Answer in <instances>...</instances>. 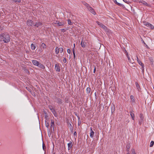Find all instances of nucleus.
Here are the masks:
<instances>
[{
  "instance_id": "obj_5",
  "label": "nucleus",
  "mask_w": 154,
  "mask_h": 154,
  "mask_svg": "<svg viewBox=\"0 0 154 154\" xmlns=\"http://www.w3.org/2000/svg\"><path fill=\"white\" fill-rule=\"evenodd\" d=\"M55 69L56 71L57 72H60V69L59 66V63L56 64L55 65Z\"/></svg>"
},
{
  "instance_id": "obj_17",
  "label": "nucleus",
  "mask_w": 154,
  "mask_h": 154,
  "mask_svg": "<svg viewBox=\"0 0 154 154\" xmlns=\"http://www.w3.org/2000/svg\"><path fill=\"white\" fill-rule=\"evenodd\" d=\"M126 148L127 151L128 152H130L129 151V149H130V144H129V143L127 144V145L126 146Z\"/></svg>"
},
{
  "instance_id": "obj_7",
  "label": "nucleus",
  "mask_w": 154,
  "mask_h": 154,
  "mask_svg": "<svg viewBox=\"0 0 154 154\" xmlns=\"http://www.w3.org/2000/svg\"><path fill=\"white\" fill-rule=\"evenodd\" d=\"M26 23L28 26H32L33 24V22L31 20H28Z\"/></svg>"
},
{
  "instance_id": "obj_51",
  "label": "nucleus",
  "mask_w": 154,
  "mask_h": 154,
  "mask_svg": "<svg viewBox=\"0 0 154 154\" xmlns=\"http://www.w3.org/2000/svg\"><path fill=\"white\" fill-rule=\"evenodd\" d=\"M43 149H44V146L43 144Z\"/></svg>"
},
{
  "instance_id": "obj_14",
  "label": "nucleus",
  "mask_w": 154,
  "mask_h": 154,
  "mask_svg": "<svg viewBox=\"0 0 154 154\" xmlns=\"http://www.w3.org/2000/svg\"><path fill=\"white\" fill-rule=\"evenodd\" d=\"M81 45L82 47L85 48V47L86 45V42L82 40L81 43Z\"/></svg>"
},
{
  "instance_id": "obj_43",
  "label": "nucleus",
  "mask_w": 154,
  "mask_h": 154,
  "mask_svg": "<svg viewBox=\"0 0 154 154\" xmlns=\"http://www.w3.org/2000/svg\"><path fill=\"white\" fill-rule=\"evenodd\" d=\"M123 1L126 3H128V1H127V0H123Z\"/></svg>"
},
{
  "instance_id": "obj_53",
  "label": "nucleus",
  "mask_w": 154,
  "mask_h": 154,
  "mask_svg": "<svg viewBox=\"0 0 154 154\" xmlns=\"http://www.w3.org/2000/svg\"><path fill=\"white\" fill-rule=\"evenodd\" d=\"M46 126L47 127H48V125H46Z\"/></svg>"
},
{
  "instance_id": "obj_37",
  "label": "nucleus",
  "mask_w": 154,
  "mask_h": 154,
  "mask_svg": "<svg viewBox=\"0 0 154 154\" xmlns=\"http://www.w3.org/2000/svg\"><path fill=\"white\" fill-rule=\"evenodd\" d=\"M63 61L64 63H66V58H64L63 60Z\"/></svg>"
},
{
  "instance_id": "obj_47",
  "label": "nucleus",
  "mask_w": 154,
  "mask_h": 154,
  "mask_svg": "<svg viewBox=\"0 0 154 154\" xmlns=\"http://www.w3.org/2000/svg\"><path fill=\"white\" fill-rule=\"evenodd\" d=\"M54 116H55V117H57V114H56V113H54Z\"/></svg>"
},
{
  "instance_id": "obj_29",
  "label": "nucleus",
  "mask_w": 154,
  "mask_h": 154,
  "mask_svg": "<svg viewBox=\"0 0 154 154\" xmlns=\"http://www.w3.org/2000/svg\"><path fill=\"white\" fill-rule=\"evenodd\" d=\"M68 24L70 25H72V23L71 22V21L70 19L68 20Z\"/></svg>"
},
{
  "instance_id": "obj_48",
  "label": "nucleus",
  "mask_w": 154,
  "mask_h": 154,
  "mask_svg": "<svg viewBox=\"0 0 154 154\" xmlns=\"http://www.w3.org/2000/svg\"><path fill=\"white\" fill-rule=\"evenodd\" d=\"M64 30V29H61V30L62 31H63V30Z\"/></svg>"
},
{
  "instance_id": "obj_23",
  "label": "nucleus",
  "mask_w": 154,
  "mask_h": 154,
  "mask_svg": "<svg viewBox=\"0 0 154 154\" xmlns=\"http://www.w3.org/2000/svg\"><path fill=\"white\" fill-rule=\"evenodd\" d=\"M112 0L115 2V3L117 5H118L119 6L122 5L121 4H120V3H118L117 2L116 0Z\"/></svg>"
},
{
  "instance_id": "obj_26",
  "label": "nucleus",
  "mask_w": 154,
  "mask_h": 154,
  "mask_svg": "<svg viewBox=\"0 0 154 154\" xmlns=\"http://www.w3.org/2000/svg\"><path fill=\"white\" fill-rule=\"evenodd\" d=\"M41 47H42L43 48H46V45L44 43H42L41 44Z\"/></svg>"
},
{
  "instance_id": "obj_34",
  "label": "nucleus",
  "mask_w": 154,
  "mask_h": 154,
  "mask_svg": "<svg viewBox=\"0 0 154 154\" xmlns=\"http://www.w3.org/2000/svg\"><path fill=\"white\" fill-rule=\"evenodd\" d=\"M54 122H51V126L52 127H54Z\"/></svg>"
},
{
  "instance_id": "obj_27",
  "label": "nucleus",
  "mask_w": 154,
  "mask_h": 154,
  "mask_svg": "<svg viewBox=\"0 0 154 154\" xmlns=\"http://www.w3.org/2000/svg\"><path fill=\"white\" fill-rule=\"evenodd\" d=\"M154 144V142L153 141H152L150 143V147H152Z\"/></svg>"
},
{
  "instance_id": "obj_52",
  "label": "nucleus",
  "mask_w": 154,
  "mask_h": 154,
  "mask_svg": "<svg viewBox=\"0 0 154 154\" xmlns=\"http://www.w3.org/2000/svg\"><path fill=\"white\" fill-rule=\"evenodd\" d=\"M46 126L47 127H48V125H46Z\"/></svg>"
},
{
  "instance_id": "obj_32",
  "label": "nucleus",
  "mask_w": 154,
  "mask_h": 154,
  "mask_svg": "<svg viewBox=\"0 0 154 154\" xmlns=\"http://www.w3.org/2000/svg\"><path fill=\"white\" fill-rule=\"evenodd\" d=\"M13 1L16 3H20L21 2L20 0H13Z\"/></svg>"
},
{
  "instance_id": "obj_50",
  "label": "nucleus",
  "mask_w": 154,
  "mask_h": 154,
  "mask_svg": "<svg viewBox=\"0 0 154 154\" xmlns=\"http://www.w3.org/2000/svg\"><path fill=\"white\" fill-rule=\"evenodd\" d=\"M73 45H74V48L75 47V44H74Z\"/></svg>"
},
{
  "instance_id": "obj_13",
  "label": "nucleus",
  "mask_w": 154,
  "mask_h": 154,
  "mask_svg": "<svg viewBox=\"0 0 154 154\" xmlns=\"http://www.w3.org/2000/svg\"><path fill=\"white\" fill-rule=\"evenodd\" d=\"M34 26L38 27L39 26H41L42 25V23L40 22H38L35 23V24L33 25Z\"/></svg>"
},
{
  "instance_id": "obj_3",
  "label": "nucleus",
  "mask_w": 154,
  "mask_h": 154,
  "mask_svg": "<svg viewBox=\"0 0 154 154\" xmlns=\"http://www.w3.org/2000/svg\"><path fill=\"white\" fill-rule=\"evenodd\" d=\"M54 23L56 25V26H63L64 25V23L63 22H60L57 20L54 21Z\"/></svg>"
},
{
  "instance_id": "obj_19",
  "label": "nucleus",
  "mask_w": 154,
  "mask_h": 154,
  "mask_svg": "<svg viewBox=\"0 0 154 154\" xmlns=\"http://www.w3.org/2000/svg\"><path fill=\"white\" fill-rule=\"evenodd\" d=\"M31 48L32 50H34L35 49L36 47L33 44H32L31 45Z\"/></svg>"
},
{
  "instance_id": "obj_42",
  "label": "nucleus",
  "mask_w": 154,
  "mask_h": 154,
  "mask_svg": "<svg viewBox=\"0 0 154 154\" xmlns=\"http://www.w3.org/2000/svg\"><path fill=\"white\" fill-rule=\"evenodd\" d=\"M77 134V133L76 131H75L74 133V135H76Z\"/></svg>"
},
{
  "instance_id": "obj_21",
  "label": "nucleus",
  "mask_w": 154,
  "mask_h": 154,
  "mask_svg": "<svg viewBox=\"0 0 154 154\" xmlns=\"http://www.w3.org/2000/svg\"><path fill=\"white\" fill-rule=\"evenodd\" d=\"M83 4L87 8V9H88V8H89V7H90L89 6V5L85 2H83Z\"/></svg>"
},
{
  "instance_id": "obj_15",
  "label": "nucleus",
  "mask_w": 154,
  "mask_h": 154,
  "mask_svg": "<svg viewBox=\"0 0 154 154\" xmlns=\"http://www.w3.org/2000/svg\"><path fill=\"white\" fill-rule=\"evenodd\" d=\"M130 114L132 119L134 120V111H132L130 112Z\"/></svg>"
},
{
  "instance_id": "obj_49",
  "label": "nucleus",
  "mask_w": 154,
  "mask_h": 154,
  "mask_svg": "<svg viewBox=\"0 0 154 154\" xmlns=\"http://www.w3.org/2000/svg\"><path fill=\"white\" fill-rule=\"evenodd\" d=\"M127 154H130V152H128L127 153Z\"/></svg>"
},
{
  "instance_id": "obj_28",
  "label": "nucleus",
  "mask_w": 154,
  "mask_h": 154,
  "mask_svg": "<svg viewBox=\"0 0 154 154\" xmlns=\"http://www.w3.org/2000/svg\"><path fill=\"white\" fill-rule=\"evenodd\" d=\"M59 51L60 53H62L63 51V49L62 48H59Z\"/></svg>"
},
{
  "instance_id": "obj_41",
  "label": "nucleus",
  "mask_w": 154,
  "mask_h": 154,
  "mask_svg": "<svg viewBox=\"0 0 154 154\" xmlns=\"http://www.w3.org/2000/svg\"><path fill=\"white\" fill-rule=\"evenodd\" d=\"M95 71H96V67H94V71H93L94 73H95Z\"/></svg>"
},
{
  "instance_id": "obj_46",
  "label": "nucleus",
  "mask_w": 154,
  "mask_h": 154,
  "mask_svg": "<svg viewBox=\"0 0 154 154\" xmlns=\"http://www.w3.org/2000/svg\"><path fill=\"white\" fill-rule=\"evenodd\" d=\"M72 51H73V53H75V50L74 49V48H73V49L72 50Z\"/></svg>"
},
{
  "instance_id": "obj_45",
  "label": "nucleus",
  "mask_w": 154,
  "mask_h": 154,
  "mask_svg": "<svg viewBox=\"0 0 154 154\" xmlns=\"http://www.w3.org/2000/svg\"><path fill=\"white\" fill-rule=\"evenodd\" d=\"M2 38L1 37V35H0V41H2Z\"/></svg>"
},
{
  "instance_id": "obj_2",
  "label": "nucleus",
  "mask_w": 154,
  "mask_h": 154,
  "mask_svg": "<svg viewBox=\"0 0 154 154\" xmlns=\"http://www.w3.org/2000/svg\"><path fill=\"white\" fill-rule=\"evenodd\" d=\"M96 23L99 26H100L104 30H105L107 34H109V33L110 32V31L109 30L107 29L106 27L105 26H104L103 24L100 23V22L98 21H96Z\"/></svg>"
},
{
  "instance_id": "obj_12",
  "label": "nucleus",
  "mask_w": 154,
  "mask_h": 154,
  "mask_svg": "<svg viewBox=\"0 0 154 154\" xmlns=\"http://www.w3.org/2000/svg\"><path fill=\"white\" fill-rule=\"evenodd\" d=\"M90 137L91 138H93L94 137V132L92 130V129L91 127L90 128Z\"/></svg>"
},
{
  "instance_id": "obj_36",
  "label": "nucleus",
  "mask_w": 154,
  "mask_h": 154,
  "mask_svg": "<svg viewBox=\"0 0 154 154\" xmlns=\"http://www.w3.org/2000/svg\"><path fill=\"white\" fill-rule=\"evenodd\" d=\"M51 111L54 114V113H55V111L54 109H53Z\"/></svg>"
},
{
  "instance_id": "obj_16",
  "label": "nucleus",
  "mask_w": 154,
  "mask_h": 154,
  "mask_svg": "<svg viewBox=\"0 0 154 154\" xmlns=\"http://www.w3.org/2000/svg\"><path fill=\"white\" fill-rule=\"evenodd\" d=\"M68 149L69 150L70 149L72 148V142L70 141L69 143H68Z\"/></svg>"
},
{
  "instance_id": "obj_18",
  "label": "nucleus",
  "mask_w": 154,
  "mask_h": 154,
  "mask_svg": "<svg viewBox=\"0 0 154 154\" xmlns=\"http://www.w3.org/2000/svg\"><path fill=\"white\" fill-rule=\"evenodd\" d=\"M39 68L42 69H44L45 68V66L41 63H39L38 66Z\"/></svg>"
},
{
  "instance_id": "obj_40",
  "label": "nucleus",
  "mask_w": 154,
  "mask_h": 154,
  "mask_svg": "<svg viewBox=\"0 0 154 154\" xmlns=\"http://www.w3.org/2000/svg\"><path fill=\"white\" fill-rule=\"evenodd\" d=\"M130 98L131 99H132L134 98V96L132 95H131Z\"/></svg>"
},
{
  "instance_id": "obj_20",
  "label": "nucleus",
  "mask_w": 154,
  "mask_h": 154,
  "mask_svg": "<svg viewBox=\"0 0 154 154\" xmlns=\"http://www.w3.org/2000/svg\"><path fill=\"white\" fill-rule=\"evenodd\" d=\"M59 48L57 47L55 48V52L56 54H58L59 52Z\"/></svg>"
},
{
  "instance_id": "obj_8",
  "label": "nucleus",
  "mask_w": 154,
  "mask_h": 154,
  "mask_svg": "<svg viewBox=\"0 0 154 154\" xmlns=\"http://www.w3.org/2000/svg\"><path fill=\"white\" fill-rule=\"evenodd\" d=\"M139 2L141 3L143 5H144L147 6L148 7H150V5L149 4H148L146 2L143 1V0H140L139 1Z\"/></svg>"
},
{
  "instance_id": "obj_38",
  "label": "nucleus",
  "mask_w": 154,
  "mask_h": 154,
  "mask_svg": "<svg viewBox=\"0 0 154 154\" xmlns=\"http://www.w3.org/2000/svg\"><path fill=\"white\" fill-rule=\"evenodd\" d=\"M67 52L68 53L70 54V50L69 49H67Z\"/></svg>"
},
{
  "instance_id": "obj_10",
  "label": "nucleus",
  "mask_w": 154,
  "mask_h": 154,
  "mask_svg": "<svg viewBox=\"0 0 154 154\" xmlns=\"http://www.w3.org/2000/svg\"><path fill=\"white\" fill-rule=\"evenodd\" d=\"M32 62L33 64L35 66H38L39 64V62L36 60H32Z\"/></svg>"
},
{
  "instance_id": "obj_35",
  "label": "nucleus",
  "mask_w": 154,
  "mask_h": 154,
  "mask_svg": "<svg viewBox=\"0 0 154 154\" xmlns=\"http://www.w3.org/2000/svg\"><path fill=\"white\" fill-rule=\"evenodd\" d=\"M49 108L51 110L54 109L53 107L51 106H49Z\"/></svg>"
},
{
  "instance_id": "obj_6",
  "label": "nucleus",
  "mask_w": 154,
  "mask_h": 154,
  "mask_svg": "<svg viewBox=\"0 0 154 154\" xmlns=\"http://www.w3.org/2000/svg\"><path fill=\"white\" fill-rule=\"evenodd\" d=\"M137 62L139 64L140 66H141L142 68V71L143 72L144 70V64L139 59H138L137 57Z\"/></svg>"
},
{
  "instance_id": "obj_31",
  "label": "nucleus",
  "mask_w": 154,
  "mask_h": 154,
  "mask_svg": "<svg viewBox=\"0 0 154 154\" xmlns=\"http://www.w3.org/2000/svg\"><path fill=\"white\" fill-rule=\"evenodd\" d=\"M131 154H136L134 149H131Z\"/></svg>"
},
{
  "instance_id": "obj_25",
  "label": "nucleus",
  "mask_w": 154,
  "mask_h": 154,
  "mask_svg": "<svg viewBox=\"0 0 154 154\" xmlns=\"http://www.w3.org/2000/svg\"><path fill=\"white\" fill-rule=\"evenodd\" d=\"M91 88H87L86 89V91L87 92V93H89L91 91Z\"/></svg>"
},
{
  "instance_id": "obj_9",
  "label": "nucleus",
  "mask_w": 154,
  "mask_h": 154,
  "mask_svg": "<svg viewBox=\"0 0 154 154\" xmlns=\"http://www.w3.org/2000/svg\"><path fill=\"white\" fill-rule=\"evenodd\" d=\"M88 9L94 15L96 14V12L90 6L89 8H88Z\"/></svg>"
},
{
  "instance_id": "obj_1",
  "label": "nucleus",
  "mask_w": 154,
  "mask_h": 154,
  "mask_svg": "<svg viewBox=\"0 0 154 154\" xmlns=\"http://www.w3.org/2000/svg\"><path fill=\"white\" fill-rule=\"evenodd\" d=\"M1 37L2 38V41H3L5 43L8 42L10 41V37L7 34H2L1 35Z\"/></svg>"
},
{
  "instance_id": "obj_11",
  "label": "nucleus",
  "mask_w": 154,
  "mask_h": 154,
  "mask_svg": "<svg viewBox=\"0 0 154 154\" xmlns=\"http://www.w3.org/2000/svg\"><path fill=\"white\" fill-rule=\"evenodd\" d=\"M125 53H126L127 57L128 58V62H130V63H132L133 62V61H131V59L130 58L129 56L128 55V52H127V51H125Z\"/></svg>"
},
{
  "instance_id": "obj_30",
  "label": "nucleus",
  "mask_w": 154,
  "mask_h": 154,
  "mask_svg": "<svg viewBox=\"0 0 154 154\" xmlns=\"http://www.w3.org/2000/svg\"><path fill=\"white\" fill-rule=\"evenodd\" d=\"M140 119H143V114L142 113H141L140 115Z\"/></svg>"
},
{
  "instance_id": "obj_44",
  "label": "nucleus",
  "mask_w": 154,
  "mask_h": 154,
  "mask_svg": "<svg viewBox=\"0 0 154 154\" xmlns=\"http://www.w3.org/2000/svg\"><path fill=\"white\" fill-rule=\"evenodd\" d=\"M73 55H74V58H75V53H73Z\"/></svg>"
},
{
  "instance_id": "obj_4",
  "label": "nucleus",
  "mask_w": 154,
  "mask_h": 154,
  "mask_svg": "<svg viewBox=\"0 0 154 154\" xmlns=\"http://www.w3.org/2000/svg\"><path fill=\"white\" fill-rule=\"evenodd\" d=\"M143 24L147 27H149L151 29H153L154 28V26L148 22H143Z\"/></svg>"
},
{
  "instance_id": "obj_39",
  "label": "nucleus",
  "mask_w": 154,
  "mask_h": 154,
  "mask_svg": "<svg viewBox=\"0 0 154 154\" xmlns=\"http://www.w3.org/2000/svg\"><path fill=\"white\" fill-rule=\"evenodd\" d=\"M26 88L27 89V90H28L30 92H31L32 91V90L29 89V88H27V87H26Z\"/></svg>"
},
{
  "instance_id": "obj_24",
  "label": "nucleus",
  "mask_w": 154,
  "mask_h": 154,
  "mask_svg": "<svg viewBox=\"0 0 154 154\" xmlns=\"http://www.w3.org/2000/svg\"><path fill=\"white\" fill-rule=\"evenodd\" d=\"M136 85L137 88L138 89V91H140V86H139V85H138V83L137 82H136Z\"/></svg>"
},
{
  "instance_id": "obj_22",
  "label": "nucleus",
  "mask_w": 154,
  "mask_h": 154,
  "mask_svg": "<svg viewBox=\"0 0 154 154\" xmlns=\"http://www.w3.org/2000/svg\"><path fill=\"white\" fill-rule=\"evenodd\" d=\"M57 102L59 104H61L62 103L61 99L60 98H58L57 99Z\"/></svg>"
},
{
  "instance_id": "obj_33",
  "label": "nucleus",
  "mask_w": 154,
  "mask_h": 154,
  "mask_svg": "<svg viewBox=\"0 0 154 154\" xmlns=\"http://www.w3.org/2000/svg\"><path fill=\"white\" fill-rule=\"evenodd\" d=\"M143 119H140L139 120V123L140 125H141L143 122Z\"/></svg>"
}]
</instances>
